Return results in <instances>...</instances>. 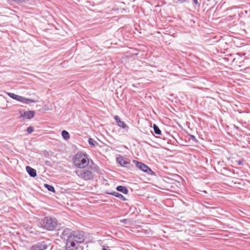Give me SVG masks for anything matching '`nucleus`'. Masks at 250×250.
I'll use <instances>...</instances> for the list:
<instances>
[{"mask_svg": "<svg viewBox=\"0 0 250 250\" xmlns=\"http://www.w3.org/2000/svg\"><path fill=\"white\" fill-rule=\"evenodd\" d=\"M18 101L21 102V103H23L25 104H28L29 103H36L37 101L33 100V99H27L26 98H24L22 96H20V98L19 99Z\"/></svg>", "mask_w": 250, "mask_h": 250, "instance_id": "obj_10", "label": "nucleus"}, {"mask_svg": "<svg viewBox=\"0 0 250 250\" xmlns=\"http://www.w3.org/2000/svg\"><path fill=\"white\" fill-rule=\"evenodd\" d=\"M44 186L47 189V190L48 191H51L53 192H55V188L52 186L47 184H45L44 185Z\"/></svg>", "mask_w": 250, "mask_h": 250, "instance_id": "obj_17", "label": "nucleus"}, {"mask_svg": "<svg viewBox=\"0 0 250 250\" xmlns=\"http://www.w3.org/2000/svg\"><path fill=\"white\" fill-rule=\"evenodd\" d=\"M193 1L195 5H197L198 7H199L200 6V4L198 2L197 0H193Z\"/></svg>", "mask_w": 250, "mask_h": 250, "instance_id": "obj_24", "label": "nucleus"}, {"mask_svg": "<svg viewBox=\"0 0 250 250\" xmlns=\"http://www.w3.org/2000/svg\"><path fill=\"white\" fill-rule=\"evenodd\" d=\"M88 143L92 147H95L98 145V143L94 141L92 138H89L88 139Z\"/></svg>", "mask_w": 250, "mask_h": 250, "instance_id": "obj_15", "label": "nucleus"}, {"mask_svg": "<svg viewBox=\"0 0 250 250\" xmlns=\"http://www.w3.org/2000/svg\"><path fill=\"white\" fill-rule=\"evenodd\" d=\"M13 0L17 3H22V2H25L26 1H27L28 0Z\"/></svg>", "mask_w": 250, "mask_h": 250, "instance_id": "obj_23", "label": "nucleus"}, {"mask_svg": "<svg viewBox=\"0 0 250 250\" xmlns=\"http://www.w3.org/2000/svg\"><path fill=\"white\" fill-rule=\"evenodd\" d=\"M153 128L155 134L157 135H160L161 134V131L159 129V127L155 124L153 125Z\"/></svg>", "mask_w": 250, "mask_h": 250, "instance_id": "obj_16", "label": "nucleus"}, {"mask_svg": "<svg viewBox=\"0 0 250 250\" xmlns=\"http://www.w3.org/2000/svg\"><path fill=\"white\" fill-rule=\"evenodd\" d=\"M84 240L83 231H75L68 236L66 243V250H76L79 244Z\"/></svg>", "mask_w": 250, "mask_h": 250, "instance_id": "obj_1", "label": "nucleus"}, {"mask_svg": "<svg viewBox=\"0 0 250 250\" xmlns=\"http://www.w3.org/2000/svg\"><path fill=\"white\" fill-rule=\"evenodd\" d=\"M237 163H238V164L239 165H243V163H242V162L241 161H240V160H239V161H237Z\"/></svg>", "mask_w": 250, "mask_h": 250, "instance_id": "obj_25", "label": "nucleus"}, {"mask_svg": "<svg viewBox=\"0 0 250 250\" xmlns=\"http://www.w3.org/2000/svg\"><path fill=\"white\" fill-rule=\"evenodd\" d=\"M73 163L75 166L81 169L84 168L89 164L87 155L82 153H77L73 158Z\"/></svg>", "mask_w": 250, "mask_h": 250, "instance_id": "obj_3", "label": "nucleus"}, {"mask_svg": "<svg viewBox=\"0 0 250 250\" xmlns=\"http://www.w3.org/2000/svg\"><path fill=\"white\" fill-rule=\"evenodd\" d=\"M133 162L135 165L136 167L140 170H141L147 174H154V172L152 171V170L146 165L136 160H133Z\"/></svg>", "mask_w": 250, "mask_h": 250, "instance_id": "obj_5", "label": "nucleus"}, {"mask_svg": "<svg viewBox=\"0 0 250 250\" xmlns=\"http://www.w3.org/2000/svg\"><path fill=\"white\" fill-rule=\"evenodd\" d=\"M62 136L65 140H68L70 138L69 133L66 130H63L62 132Z\"/></svg>", "mask_w": 250, "mask_h": 250, "instance_id": "obj_14", "label": "nucleus"}, {"mask_svg": "<svg viewBox=\"0 0 250 250\" xmlns=\"http://www.w3.org/2000/svg\"><path fill=\"white\" fill-rule=\"evenodd\" d=\"M106 193L107 194L113 195V196L120 199L122 201H125L126 200V199L123 195H122L121 194H120L118 192H115V191L111 192H106Z\"/></svg>", "mask_w": 250, "mask_h": 250, "instance_id": "obj_12", "label": "nucleus"}, {"mask_svg": "<svg viewBox=\"0 0 250 250\" xmlns=\"http://www.w3.org/2000/svg\"><path fill=\"white\" fill-rule=\"evenodd\" d=\"M103 250H107V249H105V248H104V249H103Z\"/></svg>", "mask_w": 250, "mask_h": 250, "instance_id": "obj_27", "label": "nucleus"}, {"mask_svg": "<svg viewBox=\"0 0 250 250\" xmlns=\"http://www.w3.org/2000/svg\"><path fill=\"white\" fill-rule=\"evenodd\" d=\"M48 248V245L44 242L37 243L32 247V250H45Z\"/></svg>", "mask_w": 250, "mask_h": 250, "instance_id": "obj_7", "label": "nucleus"}, {"mask_svg": "<svg viewBox=\"0 0 250 250\" xmlns=\"http://www.w3.org/2000/svg\"><path fill=\"white\" fill-rule=\"evenodd\" d=\"M116 189L125 194H127L128 192L127 188L125 186H119L116 188Z\"/></svg>", "mask_w": 250, "mask_h": 250, "instance_id": "obj_13", "label": "nucleus"}, {"mask_svg": "<svg viewBox=\"0 0 250 250\" xmlns=\"http://www.w3.org/2000/svg\"><path fill=\"white\" fill-rule=\"evenodd\" d=\"M76 173L80 178L84 180H92L94 175L93 169L90 167L86 169L76 170Z\"/></svg>", "mask_w": 250, "mask_h": 250, "instance_id": "obj_4", "label": "nucleus"}, {"mask_svg": "<svg viewBox=\"0 0 250 250\" xmlns=\"http://www.w3.org/2000/svg\"><path fill=\"white\" fill-rule=\"evenodd\" d=\"M35 112L34 111H24L23 114H21V117L25 119H31L35 116Z\"/></svg>", "mask_w": 250, "mask_h": 250, "instance_id": "obj_8", "label": "nucleus"}, {"mask_svg": "<svg viewBox=\"0 0 250 250\" xmlns=\"http://www.w3.org/2000/svg\"><path fill=\"white\" fill-rule=\"evenodd\" d=\"M234 127H236V128H237L238 127L237 126H236L235 125H234Z\"/></svg>", "mask_w": 250, "mask_h": 250, "instance_id": "obj_29", "label": "nucleus"}, {"mask_svg": "<svg viewBox=\"0 0 250 250\" xmlns=\"http://www.w3.org/2000/svg\"><path fill=\"white\" fill-rule=\"evenodd\" d=\"M189 56H190L191 58L194 57V56H191V55H189Z\"/></svg>", "mask_w": 250, "mask_h": 250, "instance_id": "obj_28", "label": "nucleus"}, {"mask_svg": "<svg viewBox=\"0 0 250 250\" xmlns=\"http://www.w3.org/2000/svg\"><path fill=\"white\" fill-rule=\"evenodd\" d=\"M26 169L29 175L32 177H35L37 176L36 170L29 166H27Z\"/></svg>", "mask_w": 250, "mask_h": 250, "instance_id": "obj_11", "label": "nucleus"}, {"mask_svg": "<svg viewBox=\"0 0 250 250\" xmlns=\"http://www.w3.org/2000/svg\"><path fill=\"white\" fill-rule=\"evenodd\" d=\"M178 0V1H179L181 3L185 2L186 1V0Z\"/></svg>", "mask_w": 250, "mask_h": 250, "instance_id": "obj_26", "label": "nucleus"}, {"mask_svg": "<svg viewBox=\"0 0 250 250\" xmlns=\"http://www.w3.org/2000/svg\"><path fill=\"white\" fill-rule=\"evenodd\" d=\"M40 224L41 227L46 230H53L57 228L58 223L55 218L47 216L43 218Z\"/></svg>", "mask_w": 250, "mask_h": 250, "instance_id": "obj_2", "label": "nucleus"}, {"mask_svg": "<svg viewBox=\"0 0 250 250\" xmlns=\"http://www.w3.org/2000/svg\"><path fill=\"white\" fill-rule=\"evenodd\" d=\"M118 125L123 128H125L127 127L126 124L123 121H121L118 124Z\"/></svg>", "mask_w": 250, "mask_h": 250, "instance_id": "obj_19", "label": "nucleus"}, {"mask_svg": "<svg viewBox=\"0 0 250 250\" xmlns=\"http://www.w3.org/2000/svg\"><path fill=\"white\" fill-rule=\"evenodd\" d=\"M116 161L118 163H119L120 166L122 167H129L130 164L129 162L125 160V159L122 156L120 155L119 157H117Z\"/></svg>", "mask_w": 250, "mask_h": 250, "instance_id": "obj_6", "label": "nucleus"}, {"mask_svg": "<svg viewBox=\"0 0 250 250\" xmlns=\"http://www.w3.org/2000/svg\"><path fill=\"white\" fill-rule=\"evenodd\" d=\"M188 136H189L190 139L188 138V141L192 140L195 143H197V140H196L195 137L194 135H190L188 134Z\"/></svg>", "mask_w": 250, "mask_h": 250, "instance_id": "obj_20", "label": "nucleus"}, {"mask_svg": "<svg viewBox=\"0 0 250 250\" xmlns=\"http://www.w3.org/2000/svg\"><path fill=\"white\" fill-rule=\"evenodd\" d=\"M71 230L68 228H65L62 231L60 236L62 239H65L66 237H68V236L72 234Z\"/></svg>", "mask_w": 250, "mask_h": 250, "instance_id": "obj_9", "label": "nucleus"}, {"mask_svg": "<svg viewBox=\"0 0 250 250\" xmlns=\"http://www.w3.org/2000/svg\"><path fill=\"white\" fill-rule=\"evenodd\" d=\"M34 130V128L33 126H30L27 128L26 131L28 133L30 134L33 132Z\"/></svg>", "mask_w": 250, "mask_h": 250, "instance_id": "obj_21", "label": "nucleus"}, {"mask_svg": "<svg viewBox=\"0 0 250 250\" xmlns=\"http://www.w3.org/2000/svg\"><path fill=\"white\" fill-rule=\"evenodd\" d=\"M114 119L116 122V123H117V124L118 123H119L121 121V119L120 118V117L118 116H117L116 115L115 117H114Z\"/></svg>", "mask_w": 250, "mask_h": 250, "instance_id": "obj_22", "label": "nucleus"}, {"mask_svg": "<svg viewBox=\"0 0 250 250\" xmlns=\"http://www.w3.org/2000/svg\"><path fill=\"white\" fill-rule=\"evenodd\" d=\"M8 95L11 98L13 99H15V100H16L17 101H18L19 100V99L20 98V96L19 95H16L14 93H8Z\"/></svg>", "mask_w": 250, "mask_h": 250, "instance_id": "obj_18", "label": "nucleus"}]
</instances>
